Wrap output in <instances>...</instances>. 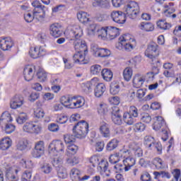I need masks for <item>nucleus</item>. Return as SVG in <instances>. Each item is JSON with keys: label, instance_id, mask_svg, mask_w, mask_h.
<instances>
[{"label": "nucleus", "instance_id": "nucleus-57", "mask_svg": "<svg viewBox=\"0 0 181 181\" xmlns=\"http://www.w3.org/2000/svg\"><path fill=\"white\" fill-rule=\"evenodd\" d=\"M81 174V172L80 170L77 168H72L70 172V175L75 177V179L80 180V175Z\"/></svg>", "mask_w": 181, "mask_h": 181}, {"label": "nucleus", "instance_id": "nucleus-8", "mask_svg": "<svg viewBox=\"0 0 181 181\" xmlns=\"http://www.w3.org/2000/svg\"><path fill=\"white\" fill-rule=\"evenodd\" d=\"M64 143L60 140L52 141L48 146V152L51 156H56V153L59 152H64Z\"/></svg>", "mask_w": 181, "mask_h": 181}, {"label": "nucleus", "instance_id": "nucleus-9", "mask_svg": "<svg viewBox=\"0 0 181 181\" xmlns=\"http://www.w3.org/2000/svg\"><path fill=\"white\" fill-rule=\"evenodd\" d=\"M144 145L150 149H156L158 153H162V144L155 141V139L152 136H146L144 137Z\"/></svg>", "mask_w": 181, "mask_h": 181}, {"label": "nucleus", "instance_id": "nucleus-16", "mask_svg": "<svg viewBox=\"0 0 181 181\" xmlns=\"http://www.w3.org/2000/svg\"><path fill=\"white\" fill-rule=\"evenodd\" d=\"M153 128L154 131H159L160 128H163V129H168V127H166V124L165 123V119H163V117L160 116H156L154 117V123L153 125Z\"/></svg>", "mask_w": 181, "mask_h": 181}, {"label": "nucleus", "instance_id": "nucleus-1", "mask_svg": "<svg viewBox=\"0 0 181 181\" xmlns=\"http://www.w3.org/2000/svg\"><path fill=\"white\" fill-rule=\"evenodd\" d=\"M66 33L71 40H74V45L75 50H79L74 54L73 59L74 63L86 64V54L88 52L87 45L86 44V41L80 40V37L83 36V29L80 25H74L66 31Z\"/></svg>", "mask_w": 181, "mask_h": 181}, {"label": "nucleus", "instance_id": "nucleus-6", "mask_svg": "<svg viewBox=\"0 0 181 181\" xmlns=\"http://www.w3.org/2000/svg\"><path fill=\"white\" fill-rule=\"evenodd\" d=\"M159 46L155 42H152L148 45L147 49L145 52V56L148 59H151L152 64H158L159 63V60L156 59L158 56H159Z\"/></svg>", "mask_w": 181, "mask_h": 181}, {"label": "nucleus", "instance_id": "nucleus-64", "mask_svg": "<svg viewBox=\"0 0 181 181\" xmlns=\"http://www.w3.org/2000/svg\"><path fill=\"white\" fill-rule=\"evenodd\" d=\"M48 129L51 132H57L59 129V126L56 123H51L48 125Z\"/></svg>", "mask_w": 181, "mask_h": 181}, {"label": "nucleus", "instance_id": "nucleus-26", "mask_svg": "<svg viewBox=\"0 0 181 181\" xmlns=\"http://www.w3.org/2000/svg\"><path fill=\"white\" fill-rule=\"evenodd\" d=\"M105 85L104 83H98L95 88V95L100 98L105 93Z\"/></svg>", "mask_w": 181, "mask_h": 181}, {"label": "nucleus", "instance_id": "nucleus-20", "mask_svg": "<svg viewBox=\"0 0 181 181\" xmlns=\"http://www.w3.org/2000/svg\"><path fill=\"white\" fill-rule=\"evenodd\" d=\"M12 117L11 116V113L9 112H4L2 113L0 118V127L4 129V127L6 125V124H9L11 122Z\"/></svg>", "mask_w": 181, "mask_h": 181}, {"label": "nucleus", "instance_id": "nucleus-32", "mask_svg": "<svg viewBox=\"0 0 181 181\" xmlns=\"http://www.w3.org/2000/svg\"><path fill=\"white\" fill-rule=\"evenodd\" d=\"M123 121L127 125H132L135 122V117L127 112H124L123 115Z\"/></svg>", "mask_w": 181, "mask_h": 181}, {"label": "nucleus", "instance_id": "nucleus-55", "mask_svg": "<svg viewBox=\"0 0 181 181\" xmlns=\"http://www.w3.org/2000/svg\"><path fill=\"white\" fill-rule=\"evenodd\" d=\"M29 54L33 59H39V54L37 51V47H31L29 51Z\"/></svg>", "mask_w": 181, "mask_h": 181}, {"label": "nucleus", "instance_id": "nucleus-53", "mask_svg": "<svg viewBox=\"0 0 181 181\" xmlns=\"http://www.w3.org/2000/svg\"><path fill=\"white\" fill-rule=\"evenodd\" d=\"M37 78L40 80L41 82H45L46 80H47V74L45 71L40 70L37 73Z\"/></svg>", "mask_w": 181, "mask_h": 181}, {"label": "nucleus", "instance_id": "nucleus-58", "mask_svg": "<svg viewBox=\"0 0 181 181\" xmlns=\"http://www.w3.org/2000/svg\"><path fill=\"white\" fill-rule=\"evenodd\" d=\"M34 115L36 118L42 119L45 117V111L41 108H37L34 111Z\"/></svg>", "mask_w": 181, "mask_h": 181}, {"label": "nucleus", "instance_id": "nucleus-25", "mask_svg": "<svg viewBox=\"0 0 181 181\" xmlns=\"http://www.w3.org/2000/svg\"><path fill=\"white\" fill-rule=\"evenodd\" d=\"M123 165L125 166V172H128L135 165V159L132 157H127L122 160Z\"/></svg>", "mask_w": 181, "mask_h": 181}, {"label": "nucleus", "instance_id": "nucleus-63", "mask_svg": "<svg viewBox=\"0 0 181 181\" xmlns=\"http://www.w3.org/2000/svg\"><path fill=\"white\" fill-rule=\"evenodd\" d=\"M128 113L134 118H136L138 117V109L135 106H131Z\"/></svg>", "mask_w": 181, "mask_h": 181}, {"label": "nucleus", "instance_id": "nucleus-2", "mask_svg": "<svg viewBox=\"0 0 181 181\" xmlns=\"http://www.w3.org/2000/svg\"><path fill=\"white\" fill-rule=\"evenodd\" d=\"M134 47H136V41L129 34H125L119 37V41L116 44L117 49L126 52H132Z\"/></svg>", "mask_w": 181, "mask_h": 181}, {"label": "nucleus", "instance_id": "nucleus-50", "mask_svg": "<svg viewBox=\"0 0 181 181\" xmlns=\"http://www.w3.org/2000/svg\"><path fill=\"white\" fill-rule=\"evenodd\" d=\"M2 129L5 131L6 134H12V132H14L16 128L15 127V125L7 123L4 126Z\"/></svg>", "mask_w": 181, "mask_h": 181}, {"label": "nucleus", "instance_id": "nucleus-33", "mask_svg": "<svg viewBox=\"0 0 181 181\" xmlns=\"http://www.w3.org/2000/svg\"><path fill=\"white\" fill-rule=\"evenodd\" d=\"M41 172L45 175H50V173L53 170V167L48 163H44L40 166Z\"/></svg>", "mask_w": 181, "mask_h": 181}, {"label": "nucleus", "instance_id": "nucleus-19", "mask_svg": "<svg viewBox=\"0 0 181 181\" xmlns=\"http://www.w3.org/2000/svg\"><path fill=\"white\" fill-rule=\"evenodd\" d=\"M13 47V40L12 38L8 37L3 38L0 40V47L2 50L6 51L9 50L11 47Z\"/></svg>", "mask_w": 181, "mask_h": 181}, {"label": "nucleus", "instance_id": "nucleus-7", "mask_svg": "<svg viewBox=\"0 0 181 181\" xmlns=\"http://www.w3.org/2000/svg\"><path fill=\"white\" fill-rule=\"evenodd\" d=\"M124 15L129 19H136L139 15V5L135 1H130L125 7Z\"/></svg>", "mask_w": 181, "mask_h": 181}, {"label": "nucleus", "instance_id": "nucleus-21", "mask_svg": "<svg viewBox=\"0 0 181 181\" xmlns=\"http://www.w3.org/2000/svg\"><path fill=\"white\" fill-rule=\"evenodd\" d=\"M99 131L103 138H110L111 132L110 131V125L107 123H102L100 126Z\"/></svg>", "mask_w": 181, "mask_h": 181}, {"label": "nucleus", "instance_id": "nucleus-44", "mask_svg": "<svg viewBox=\"0 0 181 181\" xmlns=\"http://www.w3.org/2000/svg\"><path fill=\"white\" fill-rule=\"evenodd\" d=\"M26 121H28V115L25 112H21L16 118V122L20 124H25Z\"/></svg>", "mask_w": 181, "mask_h": 181}, {"label": "nucleus", "instance_id": "nucleus-17", "mask_svg": "<svg viewBox=\"0 0 181 181\" xmlns=\"http://www.w3.org/2000/svg\"><path fill=\"white\" fill-rule=\"evenodd\" d=\"M19 170L15 168H10L7 170L6 177L7 181H18V173Z\"/></svg>", "mask_w": 181, "mask_h": 181}, {"label": "nucleus", "instance_id": "nucleus-56", "mask_svg": "<svg viewBox=\"0 0 181 181\" xmlns=\"http://www.w3.org/2000/svg\"><path fill=\"white\" fill-rule=\"evenodd\" d=\"M64 139L66 144H73L76 141V137L72 134H65Z\"/></svg>", "mask_w": 181, "mask_h": 181}, {"label": "nucleus", "instance_id": "nucleus-23", "mask_svg": "<svg viewBox=\"0 0 181 181\" xmlns=\"http://www.w3.org/2000/svg\"><path fill=\"white\" fill-rule=\"evenodd\" d=\"M117 36H119V28L115 27H107V39L112 40Z\"/></svg>", "mask_w": 181, "mask_h": 181}, {"label": "nucleus", "instance_id": "nucleus-18", "mask_svg": "<svg viewBox=\"0 0 181 181\" xmlns=\"http://www.w3.org/2000/svg\"><path fill=\"white\" fill-rule=\"evenodd\" d=\"M49 33L53 37H60L62 36V26L59 23H54L49 27Z\"/></svg>", "mask_w": 181, "mask_h": 181}, {"label": "nucleus", "instance_id": "nucleus-22", "mask_svg": "<svg viewBox=\"0 0 181 181\" xmlns=\"http://www.w3.org/2000/svg\"><path fill=\"white\" fill-rule=\"evenodd\" d=\"M92 6L93 8H110V1L109 0H92L91 1Z\"/></svg>", "mask_w": 181, "mask_h": 181}, {"label": "nucleus", "instance_id": "nucleus-12", "mask_svg": "<svg viewBox=\"0 0 181 181\" xmlns=\"http://www.w3.org/2000/svg\"><path fill=\"white\" fill-rule=\"evenodd\" d=\"M45 155V141H39L35 144V148L32 152V156L35 158H39Z\"/></svg>", "mask_w": 181, "mask_h": 181}, {"label": "nucleus", "instance_id": "nucleus-43", "mask_svg": "<svg viewBox=\"0 0 181 181\" xmlns=\"http://www.w3.org/2000/svg\"><path fill=\"white\" fill-rule=\"evenodd\" d=\"M28 144L26 139L20 140L16 145V148L18 151H25L28 148Z\"/></svg>", "mask_w": 181, "mask_h": 181}, {"label": "nucleus", "instance_id": "nucleus-54", "mask_svg": "<svg viewBox=\"0 0 181 181\" xmlns=\"http://www.w3.org/2000/svg\"><path fill=\"white\" fill-rule=\"evenodd\" d=\"M33 6L35 8L34 11H41L42 9H46V6L42 5L40 1L35 0L32 3Z\"/></svg>", "mask_w": 181, "mask_h": 181}, {"label": "nucleus", "instance_id": "nucleus-39", "mask_svg": "<svg viewBox=\"0 0 181 181\" xmlns=\"http://www.w3.org/2000/svg\"><path fill=\"white\" fill-rule=\"evenodd\" d=\"M90 52L95 57H100L101 54V48L97 45L92 44L90 45Z\"/></svg>", "mask_w": 181, "mask_h": 181}, {"label": "nucleus", "instance_id": "nucleus-38", "mask_svg": "<svg viewBox=\"0 0 181 181\" xmlns=\"http://www.w3.org/2000/svg\"><path fill=\"white\" fill-rule=\"evenodd\" d=\"M100 160V158L98 156H92L88 159V163H90V166L92 169H94V168H96V166H98Z\"/></svg>", "mask_w": 181, "mask_h": 181}, {"label": "nucleus", "instance_id": "nucleus-27", "mask_svg": "<svg viewBox=\"0 0 181 181\" xmlns=\"http://www.w3.org/2000/svg\"><path fill=\"white\" fill-rule=\"evenodd\" d=\"M139 29L141 30H144V32H152L153 29H155V27L153 26V24L148 23V22H142L139 25Z\"/></svg>", "mask_w": 181, "mask_h": 181}, {"label": "nucleus", "instance_id": "nucleus-4", "mask_svg": "<svg viewBox=\"0 0 181 181\" xmlns=\"http://www.w3.org/2000/svg\"><path fill=\"white\" fill-rule=\"evenodd\" d=\"M73 132L76 138L84 139L88 134V123L82 120L78 122L73 128Z\"/></svg>", "mask_w": 181, "mask_h": 181}, {"label": "nucleus", "instance_id": "nucleus-30", "mask_svg": "<svg viewBox=\"0 0 181 181\" xmlns=\"http://www.w3.org/2000/svg\"><path fill=\"white\" fill-rule=\"evenodd\" d=\"M101 75L105 81H111V80H112V71L108 69H103L101 71Z\"/></svg>", "mask_w": 181, "mask_h": 181}, {"label": "nucleus", "instance_id": "nucleus-10", "mask_svg": "<svg viewBox=\"0 0 181 181\" xmlns=\"http://www.w3.org/2000/svg\"><path fill=\"white\" fill-rule=\"evenodd\" d=\"M153 77L152 73H147L146 75L142 74H137L134 76L133 79V85L136 88H141L145 81H146V78H151Z\"/></svg>", "mask_w": 181, "mask_h": 181}, {"label": "nucleus", "instance_id": "nucleus-52", "mask_svg": "<svg viewBox=\"0 0 181 181\" xmlns=\"http://www.w3.org/2000/svg\"><path fill=\"white\" fill-rule=\"evenodd\" d=\"M98 37H101L102 39H104V37L107 38V27L106 28L99 27V30H98Z\"/></svg>", "mask_w": 181, "mask_h": 181}, {"label": "nucleus", "instance_id": "nucleus-61", "mask_svg": "<svg viewBox=\"0 0 181 181\" xmlns=\"http://www.w3.org/2000/svg\"><path fill=\"white\" fill-rule=\"evenodd\" d=\"M108 101L112 105H118L119 104V98L118 96H113L109 98Z\"/></svg>", "mask_w": 181, "mask_h": 181}, {"label": "nucleus", "instance_id": "nucleus-47", "mask_svg": "<svg viewBox=\"0 0 181 181\" xmlns=\"http://www.w3.org/2000/svg\"><path fill=\"white\" fill-rule=\"evenodd\" d=\"M99 29L100 26H98L97 24H91L88 28V33L90 36H93L95 35V33H98Z\"/></svg>", "mask_w": 181, "mask_h": 181}, {"label": "nucleus", "instance_id": "nucleus-60", "mask_svg": "<svg viewBox=\"0 0 181 181\" xmlns=\"http://www.w3.org/2000/svg\"><path fill=\"white\" fill-rule=\"evenodd\" d=\"M141 120L146 124H149L152 121V117L148 113H144L141 115Z\"/></svg>", "mask_w": 181, "mask_h": 181}, {"label": "nucleus", "instance_id": "nucleus-34", "mask_svg": "<svg viewBox=\"0 0 181 181\" xmlns=\"http://www.w3.org/2000/svg\"><path fill=\"white\" fill-rule=\"evenodd\" d=\"M133 71L131 67H127L123 71V77L125 81H130L132 78Z\"/></svg>", "mask_w": 181, "mask_h": 181}, {"label": "nucleus", "instance_id": "nucleus-41", "mask_svg": "<svg viewBox=\"0 0 181 181\" xmlns=\"http://www.w3.org/2000/svg\"><path fill=\"white\" fill-rule=\"evenodd\" d=\"M90 70L93 76H98L103 71L101 66L98 64L92 65Z\"/></svg>", "mask_w": 181, "mask_h": 181}, {"label": "nucleus", "instance_id": "nucleus-48", "mask_svg": "<svg viewBox=\"0 0 181 181\" xmlns=\"http://www.w3.org/2000/svg\"><path fill=\"white\" fill-rule=\"evenodd\" d=\"M93 87V83L91 82H86L85 83H83L82 88L83 91L86 93V94H90L91 91H93V89L91 88Z\"/></svg>", "mask_w": 181, "mask_h": 181}, {"label": "nucleus", "instance_id": "nucleus-15", "mask_svg": "<svg viewBox=\"0 0 181 181\" xmlns=\"http://www.w3.org/2000/svg\"><path fill=\"white\" fill-rule=\"evenodd\" d=\"M122 116L119 114V107L115 106L112 108V121L115 125H121L122 124Z\"/></svg>", "mask_w": 181, "mask_h": 181}, {"label": "nucleus", "instance_id": "nucleus-37", "mask_svg": "<svg viewBox=\"0 0 181 181\" xmlns=\"http://www.w3.org/2000/svg\"><path fill=\"white\" fill-rule=\"evenodd\" d=\"M97 167L98 169L101 172H107L108 170V162H107L105 160L100 159Z\"/></svg>", "mask_w": 181, "mask_h": 181}, {"label": "nucleus", "instance_id": "nucleus-3", "mask_svg": "<svg viewBox=\"0 0 181 181\" xmlns=\"http://www.w3.org/2000/svg\"><path fill=\"white\" fill-rule=\"evenodd\" d=\"M61 101L62 104H64V107L71 108V110L81 108L82 107H84V105L86 104V99H84L83 96H62Z\"/></svg>", "mask_w": 181, "mask_h": 181}, {"label": "nucleus", "instance_id": "nucleus-29", "mask_svg": "<svg viewBox=\"0 0 181 181\" xmlns=\"http://www.w3.org/2000/svg\"><path fill=\"white\" fill-rule=\"evenodd\" d=\"M157 26L161 30H169L172 28V24L166 22L165 20H160L157 22Z\"/></svg>", "mask_w": 181, "mask_h": 181}, {"label": "nucleus", "instance_id": "nucleus-49", "mask_svg": "<svg viewBox=\"0 0 181 181\" xmlns=\"http://www.w3.org/2000/svg\"><path fill=\"white\" fill-rule=\"evenodd\" d=\"M153 165H155L156 169H163L165 165H163V161L160 158H156L153 160Z\"/></svg>", "mask_w": 181, "mask_h": 181}, {"label": "nucleus", "instance_id": "nucleus-46", "mask_svg": "<svg viewBox=\"0 0 181 181\" xmlns=\"http://www.w3.org/2000/svg\"><path fill=\"white\" fill-rule=\"evenodd\" d=\"M22 181H32V170H26L23 173L21 177Z\"/></svg>", "mask_w": 181, "mask_h": 181}, {"label": "nucleus", "instance_id": "nucleus-42", "mask_svg": "<svg viewBox=\"0 0 181 181\" xmlns=\"http://www.w3.org/2000/svg\"><path fill=\"white\" fill-rule=\"evenodd\" d=\"M66 163H68V165H70L71 166H74L76 165H78V163L80 162L78 157H77V156L71 157L69 155H68V158H66Z\"/></svg>", "mask_w": 181, "mask_h": 181}, {"label": "nucleus", "instance_id": "nucleus-28", "mask_svg": "<svg viewBox=\"0 0 181 181\" xmlns=\"http://www.w3.org/2000/svg\"><path fill=\"white\" fill-rule=\"evenodd\" d=\"M11 145H12V141H11V139L8 137L4 138L0 141V148H1L2 151H6V149H9V148H11Z\"/></svg>", "mask_w": 181, "mask_h": 181}, {"label": "nucleus", "instance_id": "nucleus-5", "mask_svg": "<svg viewBox=\"0 0 181 181\" xmlns=\"http://www.w3.org/2000/svg\"><path fill=\"white\" fill-rule=\"evenodd\" d=\"M52 163L57 173L58 177L60 179H66L67 177V170L63 166V157L57 156L54 158Z\"/></svg>", "mask_w": 181, "mask_h": 181}, {"label": "nucleus", "instance_id": "nucleus-36", "mask_svg": "<svg viewBox=\"0 0 181 181\" xmlns=\"http://www.w3.org/2000/svg\"><path fill=\"white\" fill-rule=\"evenodd\" d=\"M110 94L115 95L119 93V83L115 81H113L110 84Z\"/></svg>", "mask_w": 181, "mask_h": 181}, {"label": "nucleus", "instance_id": "nucleus-14", "mask_svg": "<svg viewBox=\"0 0 181 181\" xmlns=\"http://www.w3.org/2000/svg\"><path fill=\"white\" fill-rule=\"evenodd\" d=\"M35 71H36V66L34 65H28L24 68L23 74L25 81H30L33 80L35 76Z\"/></svg>", "mask_w": 181, "mask_h": 181}, {"label": "nucleus", "instance_id": "nucleus-31", "mask_svg": "<svg viewBox=\"0 0 181 181\" xmlns=\"http://www.w3.org/2000/svg\"><path fill=\"white\" fill-rule=\"evenodd\" d=\"M88 16L89 15L84 11H79L77 14V18L81 23H87L90 21Z\"/></svg>", "mask_w": 181, "mask_h": 181}, {"label": "nucleus", "instance_id": "nucleus-13", "mask_svg": "<svg viewBox=\"0 0 181 181\" xmlns=\"http://www.w3.org/2000/svg\"><path fill=\"white\" fill-rule=\"evenodd\" d=\"M110 17L112 18L113 22H115V23H118V25H124V23H125V21H127L125 19V18H127L125 13L119 11H112L110 14Z\"/></svg>", "mask_w": 181, "mask_h": 181}, {"label": "nucleus", "instance_id": "nucleus-11", "mask_svg": "<svg viewBox=\"0 0 181 181\" xmlns=\"http://www.w3.org/2000/svg\"><path fill=\"white\" fill-rule=\"evenodd\" d=\"M23 129L29 134H40L42 131V124L37 122H27L23 125Z\"/></svg>", "mask_w": 181, "mask_h": 181}, {"label": "nucleus", "instance_id": "nucleus-45", "mask_svg": "<svg viewBox=\"0 0 181 181\" xmlns=\"http://www.w3.org/2000/svg\"><path fill=\"white\" fill-rule=\"evenodd\" d=\"M120 160H122L121 157H119L118 153L110 155L109 158V162L112 165H117V163H118V162H120Z\"/></svg>", "mask_w": 181, "mask_h": 181}, {"label": "nucleus", "instance_id": "nucleus-51", "mask_svg": "<svg viewBox=\"0 0 181 181\" xmlns=\"http://www.w3.org/2000/svg\"><path fill=\"white\" fill-rule=\"evenodd\" d=\"M145 128H146V127L144 123L139 122L134 124V131L135 132H144V131H145Z\"/></svg>", "mask_w": 181, "mask_h": 181}, {"label": "nucleus", "instance_id": "nucleus-24", "mask_svg": "<svg viewBox=\"0 0 181 181\" xmlns=\"http://www.w3.org/2000/svg\"><path fill=\"white\" fill-rule=\"evenodd\" d=\"M34 19H37L39 22H42L46 16V8L42 10H33Z\"/></svg>", "mask_w": 181, "mask_h": 181}, {"label": "nucleus", "instance_id": "nucleus-59", "mask_svg": "<svg viewBox=\"0 0 181 181\" xmlns=\"http://www.w3.org/2000/svg\"><path fill=\"white\" fill-rule=\"evenodd\" d=\"M77 151H78V147L76 145H70L68 146L67 152L68 153H71V155H76L77 153Z\"/></svg>", "mask_w": 181, "mask_h": 181}, {"label": "nucleus", "instance_id": "nucleus-62", "mask_svg": "<svg viewBox=\"0 0 181 181\" xmlns=\"http://www.w3.org/2000/svg\"><path fill=\"white\" fill-rule=\"evenodd\" d=\"M111 55V51L107 48H101L100 49V57H108V56Z\"/></svg>", "mask_w": 181, "mask_h": 181}, {"label": "nucleus", "instance_id": "nucleus-40", "mask_svg": "<svg viewBox=\"0 0 181 181\" xmlns=\"http://www.w3.org/2000/svg\"><path fill=\"white\" fill-rule=\"evenodd\" d=\"M118 156H119L120 159H124V158H129L131 156V151L127 148H122L117 152Z\"/></svg>", "mask_w": 181, "mask_h": 181}, {"label": "nucleus", "instance_id": "nucleus-35", "mask_svg": "<svg viewBox=\"0 0 181 181\" xmlns=\"http://www.w3.org/2000/svg\"><path fill=\"white\" fill-rule=\"evenodd\" d=\"M118 146V140L117 139H113L110 141H109L106 146V149L109 152L111 151H114Z\"/></svg>", "mask_w": 181, "mask_h": 181}]
</instances>
